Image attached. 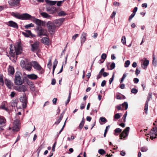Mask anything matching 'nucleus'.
I'll use <instances>...</instances> for the list:
<instances>
[{"label":"nucleus","instance_id":"f257e3e1","mask_svg":"<svg viewBox=\"0 0 157 157\" xmlns=\"http://www.w3.org/2000/svg\"><path fill=\"white\" fill-rule=\"evenodd\" d=\"M24 82V80L22 78V74L20 72H17L15 73L14 83L17 85H20Z\"/></svg>","mask_w":157,"mask_h":157},{"label":"nucleus","instance_id":"f03ea898","mask_svg":"<svg viewBox=\"0 0 157 157\" xmlns=\"http://www.w3.org/2000/svg\"><path fill=\"white\" fill-rule=\"evenodd\" d=\"M36 29L38 36H48V34L46 29H43L40 26L37 27Z\"/></svg>","mask_w":157,"mask_h":157},{"label":"nucleus","instance_id":"7ed1b4c3","mask_svg":"<svg viewBox=\"0 0 157 157\" xmlns=\"http://www.w3.org/2000/svg\"><path fill=\"white\" fill-rule=\"evenodd\" d=\"M46 26L49 33H52L55 32L56 26L54 23L50 21H48L47 23Z\"/></svg>","mask_w":157,"mask_h":157},{"label":"nucleus","instance_id":"20e7f679","mask_svg":"<svg viewBox=\"0 0 157 157\" xmlns=\"http://www.w3.org/2000/svg\"><path fill=\"white\" fill-rule=\"evenodd\" d=\"M148 135H150V138L152 140L156 138L157 136V127H153Z\"/></svg>","mask_w":157,"mask_h":157},{"label":"nucleus","instance_id":"39448f33","mask_svg":"<svg viewBox=\"0 0 157 157\" xmlns=\"http://www.w3.org/2000/svg\"><path fill=\"white\" fill-rule=\"evenodd\" d=\"M141 67L144 69L147 68V66L149 65V61L146 58H144L140 60Z\"/></svg>","mask_w":157,"mask_h":157},{"label":"nucleus","instance_id":"423d86ee","mask_svg":"<svg viewBox=\"0 0 157 157\" xmlns=\"http://www.w3.org/2000/svg\"><path fill=\"white\" fill-rule=\"evenodd\" d=\"M130 128L129 127H127L121 133L120 135V139H122V137L125 138L128 134Z\"/></svg>","mask_w":157,"mask_h":157},{"label":"nucleus","instance_id":"0eeeda50","mask_svg":"<svg viewBox=\"0 0 157 157\" xmlns=\"http://www.w3.org/2000/svg\"><path fill=\"white\" fill-rule=\"evenodd\" d=\"M32 21L35 22L36 24L38 25V26H40L41 25L44 26L45 25L46 22L42 21L41 20L37 19L33 17L32 18Z\"/></svg>","mask_w":157,"mask_h":157},{"label":"nucleus","instance_id":"6e6552de","mask_svg":"<svg viewBox=\"0 0 157 157\" xmlns=\"http://www.w3.org/2000/svg\"><path fill=\"white\" fill-rule=\"evenodd\" d=\"M6 120L3 117L0 116V132L4 130L3 127L6 125Z\"/></svg>","mask_w":157,"mask_h":157},{"label":"nucleus","instance_id":"1a4fd4ad","mask_svg":"<svg viewBox=\"0 0 157 157\" xmlns=\"http://www.w3.org/2000/svg\"><path fill=\"white\" fill-rule=\"evenodd\" d=\"M20 101L23 103L22 107L23 108H25L27 107V99L25 93H24L22 97H21L20 98Z\"/></svg>","mask_w":157,"mask_h":157},{"label":"nucleus","instance_id":"9d476101","mask_svg":"<svg viewBox=\"0 0 157 157\" xmlns=\"http://www.w3.org/2000/svg\"><path fill=\"white\" fill-rule=\"evenodd\" d=\"M152 98V94L151 93H149L148 94V96L147 97V100L146 101L145 105L144 106V111L145 113L146 114L147 113V110L148 108V102L150 101V99Z\"/></svg>","mask_w":157,"mask_h":157},{"label":"nucleus","instance_id":"9b49d317","mask_svg":"<svg viewBox=\"0 0 157 157\" xmlns=\"http://www.w3.org/2000/svg\"><path fill=\"white\" fill-rule=\"evenodd\" d=\"M32 65L34 69L38 71H41L42 69L40 64L36 61H33L32 62Z\"/></svg>","mask_w":157,"mask_h":157},{"label":"nucleus","instance_id":"f8f14e48","mask_svg":"<svg viewBox=\"0 0 157 157\" xmlns=\"http://www.w3.org/2000/svg\"><path fill=\"white\" fill-rule=\"evenodd\" d=\"M14 48L16 50V55H18L21 53L22 51V47L20 43H18L17 45L14 47Z\"/></svg>","mask_w":157,"mask_h":157},{"label":"nucleus","instance_id":"ddd939ff","mask_svg":"<svg viewBox=\"0 0 157 157\" xmlns=\"http://www.w3.org/2000/svg\"><path fill=\"white\" fill-rule=\"evenodd\" d=\"M6 24L8 26L18 29V26L17 24L15 22L10 21L6 23Z\"/></svg>","mask_w":157,"mask_h":157},{"label":"nucleus","instance_id":"4468645a","mask_svg":"<svg viewBox=\"0 0 157 157\" xmlns=\"http://www.w3.org/2000/svg\"><path fill=\"white\" fill-rule=\"evenodd\" d=\"M57 10H58L56 9V7L52 6L46 8V11L48 12L49 13L52 14L57 12Z\"/></svg>","mask_w":157,"mask_h":157},{"label":"nucleus","instance_id":"2eb2a0df","mask_svg":"<svg viewBox=\"0 0 157 157\" xmlns=\"http://www.w3.org/2000/svg\"><path fill=\"white\" fill-rule=\"evenodd\" d=\"M39 43L38 42H35L34 44H31V51L33 52H34L36 51L39 48Z\"/></svg>","mask_w":157,"mask_h":157},{"label":"nucleus","instance_id":"dca6fc26","mask_svg":"<svg viewBox=\"0 0 157 157\" xmlns=\"http://www.w3.org/2000/svg\"><path fill=\"white\" fill-rule=\"evenodd\" d=\"M33 17H32L30 14L27 13H23L22 14V20H32V18Z\"/></svg>","mask_w":157,"mask_h":157},{"label":"nucleus","instance_id":"f3484780","mask_svg":"<svg viewBox=\"0 0 157 157\" xmlns=\"http://www.w3.org/2000/svg\"><path fill=\"white\" fill-rule=\"evenodd\" d=\"M16 90L19 92H25L27 90V89L26 88V86L24 85H21L20 86H17L16 88Z\"/></svg>","mask_w":157,"mask_h":157},{"label":"nucleus","instance_id":"a211bd4d","mask_svg":"<svg viewBox=\"0 0 157 157\" xmlns=\"http://www.w3.org/2000/svg\"><path fill=\"white\" fill-rule=\"evenodd\" d=\"M41 42L47 45H49V39L48 37H44L41 39Z\"/></svg>","mask_w":157,"mask_h":157},{"label":"nucleus","instance_id":"6ab92c4d","mask_svg":"<svg viewBox=\"0 0 157 157\" xmlns=\"http://www.w3.org/2000/svg\"><path fill=\"white\" fill-rule=\"evenodd\" d=\"M9 54L10 56L12 57H14L16 55V50L14 48H13L12 46H11L10 48V50L9 52Z\"/></svg>","mask_w":157,"mask_h":157},{"label":"nucleus","instance_id":"aec40b11","mask_svg":"<svg viewBox=\"0 0 157 157\" xmlns=\"http://www.w3.org/2000/svg\"><path fill=\"white\" fill-rule=\"evenodd\" d=\"M64 20V18H60L54 21L53 23L59 26L60 25Z\"/></svg>","mask_w":157,"mask_h":157},{"label":"nucleus","instance_id":"412c9836","mask_svg":"<svg viewBox=\"0 0 157 157\" xmlns=\"http://www.w3.org/2000/svg\"><path fill=\"white\" fill-rule=\"evenodd\" d=\"M27 77L28 78L31 80H36L38 78L36 75L33 74L28 75H27Z\"/></svg>","mask_w":157,"mask_h":157},{"label":"nucleus","instance_id":"4be33fe9","mask_svg":"<svg viewBox=\"0 0 157 157\" xmlns=\"http://www.w3.org/2000/svg\"><path fill=\"white\" fill-rule=\"evenodd\" d=\"M87 34L86 33H83L81 35V43L83 44L86 41V39Z\"/></svg>","mask_w":157,"mask_h":157},{"label":"nucleus","instance_id":"5701e85b","mask_svg":"<svg viewBox=\"0 0 157 157\" xmlns=\"http://www.w3.org/2000/svg\"><path fill=\"white\" fill-rule=\"evenodd\" d=\"M11 15L17 19H21L22 14L20 15L18 13L12 12Z\"/></svg>","mask_w":157,"mask_h":157},{"label":"nucleus","instance_id":"b1692460","mask_svg":"<svg viewBox=\"0 0 157 157\" xmlns=\"http://www.w3.org/2000/svg\"><path fill=\"white\" fill-rule=\"evenodd\" d=\"M8 74L9 75H13L14 73V70L13 67L12 66H10L8 69Z\"/></svg>","mask_w":157,"mask_h":157},{"label":"nucleus","instance_id":"393cba45","mask_svg":"<svg viewBox=\"0 0 157 157\" xmlns=\"http://www.w3.org/2000/svg\"><path fill=\"white\" fill-rule=\"evenodd\" d=\"M6 103V102L5 101L3 102L2 105L0 106V109H1L6 111H8V108L5 107V105Z\"/></svg>","mask_w":157,"mask_h":157},{"label":"nucleus","instance_id":"a878e982","mask_svg":"<svg viewBox=\"0 0 157 157\" xmlns=\"http://www.w3.org/2000/svg\"><path fill=\"white\" fill-rule=\"evenodd\" d=\"M64 114V113H61V114L60 115L59 117V118L57 120V121H56L55 123V124L57 125L59 124V123L62 120V119L63 117Z\"/></svg>","mask_w":157,"mask_h":157},{"label":"nucleus","instance_id":"bb28decb","mask_svg":"<svg viewBox=\"0 0 157 157\" xmlns=\"http://www.w3.org/2000/svg\"><path fill=\"white\" fill-rule=\"evenodd\" d=\"M40 15L42 16L45 18H49L51 16L45 12H43L40 13Z\"/></svg>","mask_w":157,"mask_h":157},{"label":"nucleus","instance_id":"cd10ccee","mask_svg":"<svg viewBox=\"0 0 157 157\" xmlns=\"http://www.w3.org/2000/svg\"><path fill=\"white\" fill-rule=\"evenodd\" d=\"M27 84L30 86L31 89H33L35 86L33 83L31 81L28 80L27 82Z\"/></svg>","mask_w":157,"mask_h":157},{"label":"nucleus","instance_id":"c85d7f7f","mask_svg":"<svg viewBox=\"0 0 157 157\" xmlns=\"http://www.w3.org/2000/svg\"><path fill=\"white\" fill-rule=\"evenodd\" d=\"M18 101V100H13L11 103V106L12 107H15L17 106V103Z\"/></svg>","mask_w":157,"mask_h":157},{"label":"nucleus","instance_id":"c756f323","mask_svg":"<svg viewBox=\"0 0 157 157\" xmlns=\"http://www.w3.org/2000/svg\"><path fill=\"white\" fill-rule=\"evenodd\" d=\"M5 83L8 88L10 89L11 88V82L10 80L6 79L5 80Z\"/></svg>","mask_w":157,"mask_h":157},{"label":"nucleus","instance_id":"7c9ffc66","mask_svg":"<svg viewBox=\"0 0 157 157\" xmlns=\"http://www.w3.org/2000/svg\"><path fill=\"white\" fill-rule=\"evenodd\" d=\"M85 120L83 117L79 126V128L80 130L82 129L83 128L85 123Z\"/></svg>","mask_w":157,"mask_h":157},{"label":"nucleus","instance_id":"2f4dec72","mask_svg":"<svg viewBox=\"0 0 157 157\" xmlns=\"http://www.w3.org/2000/svg\"><path fill=\"white\" fill-rule=\"evenodd\" d=\"M46 2L48 4H49L51 5H55L57 2V1H52L49 0H46Z\"/></svg>","mask_w":157,"mask_h":157},{"label":"nucleus","instance_id":"473e14b6","mask_svg":"<svg viewBox=\"0 0 157 157\" xmlns=\"http://www.w3.org/2000/svg\"><path fill=\"white\" fill-rule=\"evenodd\" d=\"M152 64L154 67H156L157 64V61L156 60H155V56L154 54H153V60Z\"/></svg>","mask_w":157,"mask_h":157},{"label":"nucleus","instance_id":"72a5a7b5","mask_svg":"<svg viewBox=\"0 0 157 157\" xmlns=\"http://www.w3.org/2000/svg\"><path fill=\"white\" fill-rule=\"evenodd\" d=\"M32 64L31 65L29 63H28L25 65V68L26 70L28 71H30L32 69Z\"/></svg>","mask_w":157,"mask_h":157},{"label":"nucleus","instance_id":"f704fd0d","mask_svg":"<svg viewBox=\"0 0 157 157\" xmlns=\"http://www.w3.org/2000/svg\"><path fill=\"white\" fill-rule=\"evenodd\" d=\"M20 129V127L19 126H17V125H14L13 127V131L17 132Z\"/></svg>","mask_w":157,"mask_h":157},{"label":"nucleus","instance_id":"c9c22d12","mask_svg":"<svg viewBox=\"0 0 157 157\" xmlns=\"http://www.w3.org/2000/svg\"><path fill=\"white\" fill-rule=\"evenodd\" d=\"M57 63H58V61L57 60H56V59L55 60L53 64V73H54L56 67Z\"/></svg>","mask_w":157,"mask_h":157},{"label":"nucleus","instance_id":"e433bc0d","mask_svg":"<svg viewBox=\"0 0 157 157\" xmlns=\"http://www.w3.org/2000/svg\"><path fill=\"white\" fill-rule=\"evenodd\" d=\"M122 130L120 128H117L114 130V135L116 136L118 135L117 133H120L121 132Z\"/></svg>","mask_w":157,"mask_h":157},{"label":"nucleus","instance_id":"4c0bfd02","mask_svg":"<svg viewBox=\"0 0 157 157\" xmlns=\"http://www.w3.org/2000/svg\"><path fill=\"white\" fill-rule=\"evenodd\" d=\"M34 26V25L32 23H30L28 25H26L24 27L26 29H28L30 27H33Z\"/></svg>","mask_w":157,"mask_h":157},{"label":"nucleus","instance_id":"58836bf2","mask_svg":"<svg viewBox=\"0 0 157 157\" xmlns=\"http://www.w3.org/2000/svg\"><path fill=\"white\" fill-rule=\"evenodd\" d=\"M98 153L101 155L105 154L106 153L105 151L103 149H100L98 150Z\"/></svg>","mask_w":157,"mask_h":157},{"label":"nucleus","instance_id":"ea45409f","mask_svg":"<svg viewBox=\"0 0 157 157\" xmlns=\"http://www.w3.org/2000/svg\"><path fill=\"white\" fill-rule=\"evenodd\" d=\"M122 106L123 108L125 107V109L126 110L128 108V104L127 102H125L122 104Z\"/></svg>","mask_w":157,"mask_h":157},{"label":"nucleus","instance_id":"a19ab883","mask_svg":"<svg viewBox=\"0 0 157 157\" xmlns=\"http://www.w3.org/2000/svg\"><path fill=\"white\" fill-rule=\"evenodd\" d=\"M121 42L124 44H125L126 42V38L124 36H123L121 40Z\"/></svg>","mask_w":157,"mask_h":157},{"label":"nucleus","instance_id":"79ce46f5","mask_svg":"<svg viewBox=\"0 0 157 157\" xmlns=\"http://www.w3.org/2000/svg\"><path fill=\"white\" fill-rule=\"evenodd\" d=\"M127 111L126 112V113L124 114L123 115V116L122 118V119H123V121L122 122H125L126 121V117L127 115Z\"/></svg>","mask_w":157,"mask_h":157},{"label":"nucleus","instance_id":"37998d69","mask_svg":"<svg viewBox=\"0 0 157 157\" xmlns=\"http://www.w3.org/2000/svg\"><path fill=\"white\" fill-rule=\"evenodd\" d=\"M100 120L101 122L105 123L107 121V120L106 118L103 117H102L100 118Z\"/></svg>","mask_w":157,"mask_h":157},{"label":"nucleus","instance_id":"c03bdc74","mask_svg":"<svg viewBox=\"0 0 157 157\" xmlns=\"http://www.w3.org/2000/svg\"><path fill=\"white\" fill-rule=\"evenodd\" d=\"M58 14L59 16H65L66 15V13L64 11H61L60 12H59Z\"/></svg>","mask_w":157,"mask_h":157},{"label":"nucleus","instance_id":"a18cd8bd","mask_svg":"<svg viewBox=\"0 0 157 157\" xmlns=\"http://www.w3.org/2000/svg\"><path fill=\"white\" fill-rule=\"evenodd\" d=\"M148 149L146 147H142L140 148V150L142 152H146L147 151Z\"/></svg>","mask_w":157,"mask_h":157},{"label":"nucleus","instance_id":"49530a36","mask_svg":"<svg viewBox=\"0 0 157 157\" xmlns=\"http://www.w3.org/2000/svg\"><path fill=\"white\" fill-rule=\"evenodd\" d=\"M25 31L28 34V35H29V36H31L32 37L33 36V35L31 31L30 30H25Z\"/></svg>","mask_w":157,"mask_h":157},{"label":"nucleus","instance_id":"de8ad7c7","mask_svg":"<svg viewBox=\"0 0 157 157\" xmlns=\"http://www.w3.org/2000/svg\"><path fill=\"white\" fill-rule=\"evenodd\" d=\"M130 64V62L129 60H127L125 61L124 64V67H128Z\"/></svg>","mask_w":157,"mask_h":157},{"label":"nucleus","instance_id":"09e8293b","mask_svg":"<svg viewBox=\"0 0 157 157\" xmlns=\"http://www.w3.org/2000/svg\"><path fill=\"white\" fill-rule=\"evenodd\" d=\"M115 63L114 62L112 63L110 65V70H112L113 69L115 68Z\"/></svg>","mask_w":157,"mask_h":157},{"label":"nucleus","instance_id":"8fccbe9b","mask_svg":"<svg viewBox=\"0 0 157 157\" xmlns=\"http://www.w3.org/2000/svg\"><path fill=\"white\" fill-rule=\"evenodd\" d=\"M120 117V116L119 115V114L118 113L116 114L114 116V118L116 119H119Z\"/></svg>","mask_w":157,"mask_h":157},{"label":"nucleus","instance_id":"3c124183","mask_svg":"<svg viewBox=\"0 0 157 157\" xmlns=\"http://www.w3.org/2000/svg\"><path fill=\"white\" fill-rule=\"evenodd\" d=\"M106 55L105 53H103L101 56V58L102 59L105 60L106 58Z\"/></svg>","mask_w":157,"mask_h":157},{"label":"nucleus","instance_id":"603ef678","mask_svg":"<svg viewBox=\"0 0 157 157\" xmlns=\"http://www.w3.org/2000/svg\"><path fill=\"white\" fill-rule=\"evenodd\" d=\"M135 14L132 13L131 15L129 16V18H128V21H130L132 20V18L135 15Z\"/></svg>","mask_w":157,"mask_h":157},{"label":"nucleus","instance_id":"864d4df0","mask_svg":"<svg viewBox=\"0 0 157 157\" xmlns=\"http://www.w3.org/2000/svg\"><path fill=\"white\" fill-rule=\"evenodd\" d=\"M131 92L132 93L136 94L137 93V90L136 89L133 88L131 90Z\"/></svg>","mask_w":157,"mask_h":157},{"label":"nucleus","instance_id":"5fc2aeb1","mask_svg":"<svg viewBox=\"0 0 157 157\" xmlns=\"http://www.w3.org/2000/svg\"><path fill=\"white\" fill-rule=\"evenodd\" d=\"M114 78V74L113 75L112 78H110L109 81V83L111 84L112 82L113 81Z\"/></svg>","mask_w":157,"mask_h":157},{"label":"nucleus","instance_id":"6e6d98bb","mask_svg":"<svg viewBox=\"0 0 157 157\" xmlns=\"http://www.w3.org/2000/svg\"><path fill=\"white\" fill-rule=\"evenodd\" d=\"M19 121L18 120H16L14 122V125H17V126H19Z\"/></svg>","mask_w":157,"mask_h":157},{"label":"nucleus","instance_id":"4d7b16f0","mask_svg":"<svg viewBox=\"0 0 157 157\" xmlns=\"http://www.w3.org/2000/svg\"><path fill=\"white\" fill-rule=\"evenodd\" d=\"M51 59H50L48 63L47 64V66L48 68H50L52 65V63H51Z\"/></svg>","mask_w":157,"mask_h":157},{"label":"nucleus","instance_id":"13d9d810","mask_svg":"<svg viewBox=\"0 0 157 157\" xmlns=\"http://www.w3.org/2000/svg\"><path fill=\"white\" fill-rule=\"evenodd\" d=\"M106 83V81L105 80H103L102 82H101V86L102 87L104 86L105 85Z\"/></svg>","mask_w":157,"mask_h":157},{"label":"nucleus","instance_id":"bf43d9fd","mask_svg":"<svg viewBox=\"0 0 157 157\" xmlns=\"http://www.w3.org/2000/svg\"><path fill=\"white\" fill-rule=\"evenodd\" d=\"M126 77V75H125V74H124L123 75V76L122 78H121V80L120 81V83H121L122 82H123L124 78H125Z\"/></svg>","mask_w":157,"mask_h":157},{"label":"nucleus","instance_id":"052dcab7","mask_svg":"<svg viewBox=\"0 0 157 157\" xmlns=\"http://www.w3.org/2000/svg\"><path fill=\"white\" fill-rule=\"evenodd\" d=\"M109 75V73L105 72H104L102 74V75L104 77H105L108 76Z\"/></svg>","mask_w":157,"mask_h":157},{"label":"nucleus","instance_id":"680f3d73","mask_svg":"<svg viewBox=\"0 0 157 157\" xmlns=\"http://www.w3.org/2000/svg\"><path fill=\"white\" fill-rule=\"evenodd\" d=\"M63 1H58L57 3V5L58 6H61V5L62 3V2Z\"/></svg>","mask_w":157,"mask_h":157},{"label":"nucleus","instance_id":"e2e57ef3","mask_svg":"<svg viewBox=\"0 0 157 157\" xmlns=\"http://www.w3.org/2000/svg\"><path fill=\"white\" fill-rule=\"evenodd\" d=\"M78 36V35L77 34H76L75 35L72 36V39L75 40V39L77 38Z\"/></svg>","mask_w":157,"mask_h":157},{"label":"nucleus","instance_id":"0e129e2a","mask_svg":"<svg viewBox=\"0 0 157 157\" xmlns=\"http://www.w3.org/2000/svg\"><path fill=\"white\" fill-rule=\"evenodd\" d=\"M57 100V98H55L52 100V102L54 104L56 105Z\"/></svg>","mask_w":157,"mask_h":157},{"label":"nucleus","instance_id":"69168bd1","mask_svg":"<svg viewBox=\"0 0 157 157\" xmlns=\"http://www.w3.org/2000/svg\"><path fill=\"white\" fill-rule=\"evenodd\" d=\"M85 107V105L84 103H82L80 106V109H83Z\"/></svg>","mask_w":157,"mask_h":157},{"label":"nucleus","instance_id":"338daca9","mask_svg":"<svg viewBox=\"0 0 157 157\" xmlns=\"http://www.w3.org/2000/svg\"><path fill=\"white\" fill-rule=\"evenodd\" d=\"M22 34L26 37H29V35L26 32H22Z\"/></svg>","mask_w":157,"mask_h":157},{"label":"nucleus","instance_id":"774afa93","mask_svg":"<svg viewBox=\"0 0 157 157\" xmlns=\"http://www.w3.org/2000/svg\"><path fill=\"white\" fill-rule=\"evenodd\" d=\"M4 83L3 79L2 78L0 77V84L2 85Z\"/></svg>","mask_w":157,"mask_h":157}]
</instances>
